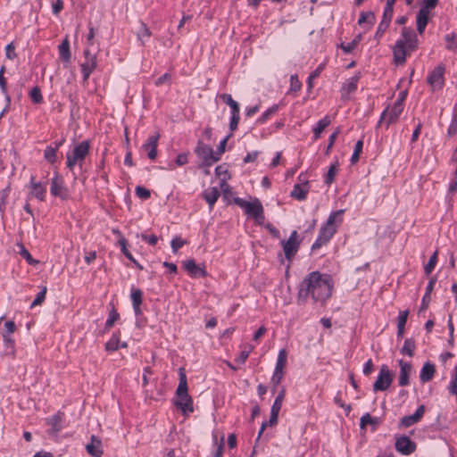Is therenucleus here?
<instances>
[{
    "label": "nucleus",
    "mask_w": 457,
    "mask_h": 457,
    "mask_svg": "<svg viewBox=\"0 0 457 457\" xmlns=\"http://www.w3.org/2000/svg\"><path fill=\"white\" fill-rule=\"evenodd\" d=\"M362 147H363V141L358 140L355 144L353 154L351 157L352 164H354L358 162V160L360 158V154L362 152Z\"/></svg>",
    "instance_id": "nucleus-43"
},
{
    "label": "nucleus",
    "mask_w": 457,
    "mask_h": 457,
    "mask_svg": "<svg viewBox=\"0 0 457 457\" xmlns=\"http://www.w3.org/2000/svg\"><path fill=\"white\" fill-rule=\"evenodd\" d=\"M395 448L399 453L408 455L415 451L416 445L408 436H403L396 439Z\"/></svg>",
    "instance_id": "nucleus-15"
},
{
    "label": "nucleus",
    "mask_w": 457,
    "mask_h": 457,
    "mask_svg": "<svg viewBox=\"0 0 457 457\" xmlns=\"http://www.w3.org/2000/svg\"><path fill=\"white\" fill-rule=\"evenodd\" d=\"M399 365H400L399 385L401 386H404L409 384V376L411 371V365L403 361H400Z\"/></svg>",
    "instance_id": "nucleus-23"
},
{
    "label": "nucleus",
    "mask_w": 457,
    "mask_h": 457,
    "mask_svg": "<svg viewBox=\"0 0 457 457\" xmlns=\"http://www.w3.org/2000/svg\"><path fill=\"white\" fill-rule=\"evenodd\" d=\"M340 47L345 54H350L353 49H355L356 46L354 45V42L351 41L346 44L341 43Z\"/></svg>",
    "instance_id": "nucleus-63"
},
{
    "label": "nucleus",
    "mask_w": 457,
    "mask_h": 457,
    "mask_svg": "<svg viewBox=\"0 0 457 457\" xmlns=\"http://www.w3.org/2000/svg\"><path fill=\"white\" fill-rule=\"evenodd\" d=\"M298 237L299 235L297 231L294 230L291 232L287 240H283L281 242L285 257L288 261H292L294 259L300 248L301 240H299Z\"/></svg>",
    "instance_id": "nucleus-6"
},
{
    "label": "nucleus",
    "mask_w": 457,
    "mask_h": 457,
    "mask_svg": "<svg viewBox=\"0 0 457 457\" xmlns=\"http://www.w3.org/2000/svg\"><path fill=\"white\" fill-rule=\"evenodd\" d=\"M403 110V105L395 102L390 109H386L383 112L379 123H381L382 120L386 119H387V124L395 121L402 113Z\"/></svg>",
    "instance_id": "nucleus-16"
},
{
    "label": "nucleus",
    "mask_w": 457,
    "mask_h": 457,
    "mask_svg": "<svg viewBox=\"0 0 457 457\" xmlns=\"http://www.w3.org/2000/svg\"><path fill=\"white\" fill-rule=\"evenodd\" d=\"M141 237H142V239L145 242L148 243L151 245H155L157 244V241H158V237L155 235L148 236V235H145V234H142Z\"/></svg>",
    "instance_id": "nucleus-61"
},
{
    "label": "nucleus",
    "mask_w": 457,
    "mask_h": 457,
    "mask_svg": "<svg viewBox=\"0 0 457 457\" xmlns=\"http://www.w3.org/2000/svg\"><path fill=\"white\" fill-rule=\"evenodd\" d=\"M435 372H436V369H435L434 364H432L430 362H426L420 370V380L423 383L428 382L434 377Z\"/></svg>",
    "instance_id": "nucleus-28"
},
{
    "label": "nucleus",
    "mask_w": 457,
    "mask_h": 457,
    "mask_svg": "<svg viewBox=\"0 0 457 457\" xmlns=\"http://www.w3.org/2000/svg\"><path fill=\"white\" fill-rule=\"evenodd\" d=\"M50 192L52 195L58 196L62 200H66L69 197L68 188L64 185L62 177L58 172H55L51 179Z\"/></svg>",
    "instance_id": "nucleus-10"
},
{
    "label": "nucleus",
    "mask_w": 457,
    "mask_h": 457,
    "mask_svg": "<svg viewBox=\"0 0 457 457\" xmlns=\"http://www.w3.org/2000/svg\"><path fill=\"white\" fill-rule=\"evenodd\" d=\"M338 162L336 161L334 163H332L329 168H328V173L325 177V179H324V182L325 184L327 185H330L332 184V182L334 181L335 179V177L338 171Z\"/></svg>",
    "instance_id": "nucleus-37"
},
{
    "label": "nucleus",
    "mask_w": 457,
    "mask_h": 457,
    "mask_svg": "<svg viewBox=\"0 0 457 457\" xmlns=\"http://www.w3.org/2000/svg\"><path fill=\"white\" fill-rule=\"evenodd\" d=\"M127 243H128V242H127L126 238H125V237H120V238L119 239V245H120V250H121L122 253H123V254H124V255H125V256H126L129 261H131V260H133V259H134V257H133V255L131 254V253L128 250V248H127Z\"/></svg>",
    "instance_id": "nucleus-51"
},
{
    "label": "nucleus",
    "mask_w": 457,
    "mask_h": 457,
    "mask_svg": "<svg viewBox=\"0 0 457 457\" xmlns=\"http://www.w3.org/2000/svg\"><path fill=\"white\" fill-rule=\"evenodd\" d=\"M457 132V115L453 119V121L448 129L449 135H454Z\"/></svg>",
    "instance_id": "nucleus-64"
},
{
    "label": "nucleus",
    "mask_w": 457,
    "mask_h": 457,
    "mask_svg": "<svg viewBox=\"0 0 457 457\" xmlns=\"http://www.w3.org/2000/svg\"><path fill=\"white\" fill-rule=\"evenodd\" d=\"M340 130L339 129H337L335 132H333L330 136H329V138H328V144L327 145V148H326V151H325V154H328L331 148L333 147L334 145V143L339 134Z\"/></svg>",
    "instance_id": "nucleus-56"
},
{
    "label": "nucleus",
    "mask_w": 457,
    "mask_h": 457,
    "mask_svg": "<svg viewBox=\"0 0 457 457\" xmlns=\"http://www.w3.org/2000/svg\"><path fill=\"white\" fill-rule=\"evenodd\" d=\"M195 154L202 160L201 163L198 164L199 169L211 167L213 163L220 161V157L215 155L213 149L201 140L197 142Z\"/></svg>",
    "instance_id": "nucleus-4"
},
{
    "label": "nucleus",
    "mask_w": 457,
    "mask_h": 457,
    "mask_svg": "<svg viewBox=\"0 0 457 457\" xmlns=\"http://www.w3.org/2000/svg\"><path fill=\"white\" fill-rule=\"evenodd\" d=\"M62 416L63 413L58 411L49 419H47V424L51 426L52 430L55 433L60 432L62 428Z\"/></svg>",
    "instance_id": "nucleus-29"
},
{
    "label": "nucleus",
    "mask_w": 457,
    "mask_h": 457,
    "mask_svg": "<svg viewBox=\"0 0 457 457\" xmlns=\"http://www.w3.org/2000/svg\"><path fill=\"white\" fill-rule=\"evenodd\" d=\"M89 142L87 140H84L73 148L71 154L72 155V158L76 159L79 162V165H81V162L89 153Z\"/></svg>",
    "instance_id": "nucleus-17"
},
{
    "label": "nucleus",
    "mask_w": 457,
    "mask_h": 457,
    "mask_svg": "<svg viewBox=\"0 0 457 457\" xmlns=\"http://www.w3.org/2000/svg\"><path fill=\"white\" fill-rule=\"evenodd\" d=\"M344 212V210H337L336 212H332L328 215V220L324 225L328 227L336 228V229H337V228L341 225L343 221L342 215Z\"/></svg>",
    "instance_id": "nucleus-26"
},
{
    "label": "nucleus",
    "mask_w": 457,
    "mask_h": 457,
    "mask_svg": "<svg viewBox=\"0 0 457 457\" xmlns=\"http://www.w3.org/2000/svg\"><path fill=\"white\" fill-rule=\"evenodd\" d=\"M220 98L230 107L231 113L240 112L239 104L232 98L231 95L224 93L220 96Z\"/></svg>",
    "instance_id": "nucleus-33"
},
{
    "label": "nucleus",
    "mask_w": 457,
    "mask_h": 457,
    "mask_svg": "<svg viewBox=\"0 0 457 457\" xmlns=\"http://www.w3.org/2000/svg\"><path fill=\"white\" fill-rule=\"evenodd\" d=\"M445 67L436 66L428 77V84L432 91H437L443 88L445 85Z\"/></svg>",
    "instance_id": "nucleus-7"
},
{
    "label": "nucleus",
    "mask_w": 457,
    "mask_h": 457,
    "mask_svg": "<svg viewBox=\"0 0 457 457\" xmlns=\"http://www.w3.org/2000/svg\"><path fill=\"white\" fill-rule=\"evenodd\" d=\"M46 290H47L46 287H44L42 288V290L37 293L36 298L34 299V301L32 302V303L30 305V308L39 305L45 301Z\"/></svg>",
    "instance_id": "nucleus-50"
},
{
    "label": "nucleus",
    "mask_w": 457,
    "mask_h": 457,
    "mask_svg": "<svg viewBox=\"0 0 457 457\" xmlns=\"http://www.w3.org/2000/svg\"><path fill=\"white\" fill-rule=\"evenodd\" d=\"M285 394H286V390L284 388H282V390L276 396L270 411L279 412V411L282 407V403H283V400L285 397Z\"/></svg>",
    "instance_id": "nucleus-41"
},
{
    "label": "nucleus",
    "mask_w": 457,
    "mask_h": 457,
    "mask_svg": "<svg viewBox=\"0 0 457 457\" xmlns=\"http://www.w3.org/2000/svg\"><path fill=\"white\" fill-rule=\"evenodd\" d=\"M20 254L27 261L29 264L35 265L38 263V261L32 258L29 252L25 248V246L22 244L20 245Z\"/></svg>",
    "instance_id": "nucleus-45"
},
{
    "label": "nucleus",
    "mask_w": 457,
    "mask_h": 457,
    "mask_svg": "<svg viewBox=\"0 0 457 457\" xmlns=\"http://www.w3.org/2000/svg\"><path fill=\"white\" fill-rule=\"evenodd\" d=\"M53 13L54 15H58L61 11L63 9V1L62 0H56L55 3L52 5Z\"/></svg>",
    "instance_id": "nucleus-62"
},
{
    "label": "nucleus",
    "mask_w": 457,
    "mask_h": 457,
    "mask_svg": "<svg viewBox=\"0 0 457 457\" xmlns=\"http://www.w3.org/2000/svg\"><path fill=\"white\" fill-rule=\"evenodd\" d=\"M183 268L191 278H205L207 272L204 266H199L194 259L183 262Z\"/></svg>",
    "instance_id": "nucleus-13"
},
{
    "label": "nucleus",
    "mask_w": 457,
    "mask_h": 457,
    "mask_svg": "<svg viewBox=\"0 0 457 457\" xmlns=\"http://www.w3.org/2000/svg\"><path fill=\"white\" fill-rule=\"evenodd\" d=\"M4 341L7 349H11L12 352L14 351V340L8 334H3Z\"/></svg>",
    "instance_id": "nucleus-59"
},
{
    "label": "nucleus",
    "mask_w": 457,
    "mask_h": 457,
    "mask_svg": "<svg viewBox=\"0 0 457 457\" xmlns=\"http://www.w3.org/2000/svg\"><path fill=\"white\" fill-rule=\"evenodd\" d=\"M202 195L203 198L208 203L210 210H212L218 198L220 197V193L217 187H213L204 190Z\"/></svg>",
    "instance_id": "nucleus-24"
},
{
    "label": "nucleus",
    "mask_w": 457,
    "mask_h": 457,
    "mask_svg": "<svg viewBox=\"0 0 457 457\" xmlns=\"http://www.w3.org/2000/svg\"><path fill=\"white\" fill-rule=\"evenodd\" d=\"M188 162V153H182L177 155L175 163L177 166H183Z\"/></svg>",
    "instance_id": "nucleus-58"
},
{
    "label": "nucleus",
    "mask_w": 457,
    "mask_h": 457,
    "mask_svg": "<svg viewBox=\"0 0 457 457\" xmlns=\"http://www.w3.org/2000/svg\"><path fill=\"white\" fill-rule=\"evenodd\" d=\"M86 450L93 457H102L104 452L101 440L95 435H92L90 443L86 445Z\"/></svg>",
    "instance_id": "nucleus-18"
},
{
    "label": "nucleus",
    "mask_w": 457,
    "mask_h": 457,
    "mask_svg": "<svg viewBox=\"0 0 457 457\" xmlns=\"http://www.w3.org/2000/svg\"><path fill=\"white\" fill-rule=\"evenodd\" d=\"M287 355L286 350H280L278 355L276 367L271 378V383L274 387H276L281 382L284 377V368L287 364Z\"/></svg>",
    "instance_id": "nucleus-9"
},
{
    "label": "nucleus",
    "mask_w": 457,
    "mask_h": 457,
    "mask_svg": "<svg viewBox=\"0 0 457 457\" xmlns=\"http://www.w3.org/2000/svg\"><path fill=\"white\" fill-rule=\"evenodd\" d=\"M415 346V341L412 338H408L404 341L403 346L401 349V353L411 357L413 356Z\"/></svg>",
    "instance_id": "nucleus-38"
},
{
    "label": "nucleus",
    "mask_w": 457,
    "mask_h": 457,
    "mask_svg": "<svg viewBox=\"0 0 457 457\" xmlns=\"http://www.w3.org/2000/svg\"><path fill=\"white\" fill-rule=\"evenodd\" d=\"M152 35L150 29L147 28L146 24L144 23V22H141L140 23V29H138V32H137V37L139 38V40H141L142 44L144 45L145 44V41H144V38H148L150 37Z\"/></svg>",
    "instance_id": "nucleus-42"
},
{
    "label": "nucleus",
    "mask_w": 457,
    "mask_h": 457,
    "mask_svg": "<svg viewBox=\"0 0 457 457\" xmlns=\"http://www.w3.org/2000/svg\"><path fill=\"white\" fill-rule=\"evenodd\" d=\"M120 332L116 331L114 332L111 338L106 342L104 348L107 352H114L117 351L120 348Z\"/></svg>",
    "instance_id": "nucleus-31"
},
{
    "label": "nucleus",
    "mask_w": 457,
    "mask_h": 457,
    "mask_svg": "<svg viewBox=\"0 0 457 457\" xmlns=\"http://www.w3.org/2000/svg\"><path fill=\"white\" fill-rule=\"evenodd\" d=\"M231 137V134L228 135L225 138H223L218 147H217V150L216 152L214 153L215 155H218L220 158L221 156V154L225 152V149H226V145H227V142L228 140V138Z\"/></svg>",
    "instance_id": "nucleus-55"
},
{
    "label": "nucleus",
    "mask_w": 457,
    "mask_h": 457,
    "mask_svg": "<svg viewBox=\"0 0 457 457\" xmlns=\"http://www.w3.org/2000/svg\"><path fill=\"white\" fill-rule=\"evenodd\" d=\"M435 283H436V278H432L427 286L426 293L422 298L420 312L425 311L428 307L429 303H430V294L434 288Z\"/></svg>",
    "instance_id": "nucleus-30"
},
{
    "label": "nucleus",
    "mask_w": 457,
    "mask_h": 457,
    "mask_svg": "<svg viewBox=\"0 0 457 457\" xmlns=\"http://www.w3.org/2000/svg\"><path fill=\"white\" fill-rule=\"evenodd\" d=\"M302 87V83L296 74L291 75L290 77V88L289 92H298Z\"/></svg>",
    "instance_id": "nucleus-47"
},
{
    "label": "nucleus",
    "mask_w": 457,
    "mask_h": 457,
    "mask_svg": "<svg viewBox=\"0 0 457 457\" xmlns=\"http://www.w3.org/2000/svg\"><path fill=\"white\" fill-rule=\"evenodd\" d=\"M334 281L331 275L318 270L310 272L299 284L297 302L304 304L309 298L321 306L331 297Z\"/></svg>",
    "instance_id": "nucleus-1"
},
{
    "label": "nucleus",
    "mask_w": 457,
    "mask_h": 457,
    "mask_svg": "<svg viewBox=\"0 0 457 457\" xmlns=\"http://www.w3.org/2000/svg\"><path fill=\"white\" fill-rule=\"evenodd\" d=\"M159 138L160 134L155 132L154 135L149 136L145 143H144L142 145V147L147 151V156L151 160H154L157 156V145Z\"/></svg>",
    "instance_id": "nucleus-14"
},
{
    "label": "nucleus",
    "mask_w": 457,
    "mask_h": 457,
    "mask_svg": "<svg viewBox=\"0 0 457 457\" xmlns=\"http://www.w3.org/2000/svg\"><path fill=\"white\" fill-rule=\"evenodd\" d=\"M308 192L309 184L308 181H305L303 185L295 184L293 187V190L290 193V195L295 199L303 201L306 199Z\"/></svg>",
    "instance_id": "nucleus-21"
},
{
    "label": "nucleus",
    "mask_w": 457,
    "mask_h": 457,
    "mask_svg": "<svg viewBox=\"0 0 457 457\" xmlns=\"http://www.w3.org/2000/svg\"><path fill=\"white\" fill-rule=\"evenodd\" d=\"M240 120V112L231 113L229 129L234 131L237 129V125Z\"/></svg>",
    "instance_id": "nucleus-57"
},
{
    "label": "nucleus",
    "mask_w": 457,
    "mask_h": 457,
    "mask_svg": "<svg viewBox=\"0 0 457 457\" xmlns=\"http://www.w3.org/2000/svg\"><path fill=\"white\" fill-rule=\"evenodd\" d=\"M179 383L178 388L176 390L177 396H187L188 389H187V379L185 373L184 368H179Z\"/></svg>",
    "instance_id": "nucleus-25"
},
{
    "label": "nucleus",
    "mask_w": 457,
    "mask_h": 457,
    "mask_svg": "<svg viewBox=\"0 0 457 457\" xmlns=\"http://www.w3.org/2000/svg\"><path fill=\"white\" fill-rule=\"evenodd\" d=\"M438 4V0H424L422 8L419 11L416 23L417 30L422 34L430 18V10L434 9Z\"/></svg>",
    "instance_id": "nucleus-5"
},
{
    "label": "nucleus",
    "mask_w": 457,
    "mask_h": 457,
    "mask_svg": "<svg viewBox=\"0 0 457 457\" xmlns=\"http://www.w3.org/2000/svg\"><path fill=\"white\" fill-rule=\"evenodd\" d=\"M424 411H425V407L423 405H420L417 409V411H415L414 414L402 418V420L400 421L401 426H403L404 428H408V427L417 423L423 416Z\"/></svg>",
    "instance_id": "nucleus-20"
},
{
    "label": "nucleus",
    "mask_w": 457,
    "mask_h": 457,
    "mask_svg": "<svg viewBox=\"0 0 457 457\" xmlns=\"http://www.w3.org/2000/svg\"><path fill=\"white\" fill-rule=\"evenodd\" d=\"M359 81V76L354 75L345 84L344 88L347 91V93H352L357 88V83Z\"/></svg>",
    "instance_id": "nucleus-46"
},
{
    "label": "nucleus",
    "mask_w": 457,
    "mask_h": 457,
    "mask_svg": "<svg viewBox=\"0 0 457 457\" xmlns=\"http://www.w3.org/2000/svg\"><path fill=\"white\" fill-rule=\"evenodd\" d=\"M119 319H120V314L117 312V310L115 309V307L112 305L109 312L108 319L106 320L105 324H104V330L107 331L110 328H112L113 327L114 323L117 320H119Z\"/></svg>",
    "instance_id": "nucleus-34"
},
{
    "label": "nucleus",
    "mask_w": 457,
    "mask_h": 457,
    "mask_svg": "<svg viewBox=\"0 0 457 457\" xmlns=\"http://www.w3.org/2000/svg\"><path fill=\"white\" fill-rule=\"evenodd\" d=\"M437 253H438V252L436 251L430 257L427 265L425 266V273L427 275H429L432 272V270H434V268L436 264V261H437Z\"/></svg>",
    "instance_id": "nucleus-49"
},
{
    "label": "nucleus",
    "mask_w": 457,
    "mask_h": 457,
    "mask_svg": "<svg viewBox=\"0 0 457 457\" xmlns=\"http://www.w3.org/2000/svg\"><path fill=\"white\" fill-rule=\"evenodd\" d=\"M445 41L447 43L446 47L449 50L455 51L457 49V46L455 44V34H448L445 36Z\"/></svg>",
    "instance_id": "nucleus-53"
},
{
    "label": "nucleus",
    "mask_w": 457,
    "mask_h": 457,
    "mask_svg": "<svg viewBox=\"0 0 457 457\" xmlns=\"http://www.w3.org/2000/svg\"><path fill=\"white\" fill-rule=\"evenodd\" d=\"M4 71H5V67L2 66L0 69V87H1L2 93L6 96L7 100L9 101L10 98L7 95V82L4 76Z\"/></svg>",
    "instance_id": "nucleus-48"
},
{
    "label": "nucleus",
    "mask_w": 457,
    "mask_h": 457,
    "mask_svg": "<svg viewBox=\"0 0 457 457\" xmlns=\"http://www.w3.org/2000/svg\"><path fill=\"white\" fill-rule=\"evenodd\" d=\"M278 110V104H274L272 105L271 107H270L269 109H267L262 115L261 117L257 120V123H260V124H262L264 122H266V120L274 113H276Z\"/></svg>",
    "instance_id": "nucleus-40"
},
{
    "label": "nucleus",
    "mask_w": 457,
    "mask_h": 457,
    "mask_svg": "<svg viewBox=\"0 0 457 457\" xmlns=\"http://www.w3.org/2000/svg\"><path fill=\"white\" fill-rule=\"evenodd\" d=\"M29 96L33 103L41 104L43 102V96L41 93V89L38 87H34L30 92Z\"/></svg>",
    "instance_id": "nucleus-44"
},
{
    "label": "nucleus",
    "mask_w": 457,
    "mask_h": 457,
    "mask_svg": "<svg viewBox=\"0 0 457 457\" xmlns=\"http://www.w3.org/2000/svg\"><path fill=\"white\" fill-rule=\"evenodd\" d=\"M130 298L132 306L141 305L143 302V292L139 288H132Z\"/></svg>",
    "instance_id": "nucleus-39"
},
{
    "label": "nucleus",
    "mask_w": 457,
    "mask_h": 457,
    "mask_svg": "<svg viewBox=\"0 0 457 457\" xmlns=\"http://www.w3.org/2000/svg\"><path fill=\"white\" fill-rule=\"evenodd\" d=\"M178 399L175 401V405L178 409L181 410L184 413L187 411L193 412V400L192 397L187 394V396H177Z\"/></svg>",
    "instance_id": "nucleus-22"
},
{
    "label": "nucleus",
    "mask_w": 457,
    "mask_h": 457,
    "mask_svg": "<svg viewBox=\"0 0 457 457\" xmlns=\"http://www.w3.org/2000/svg\"><path fill=\"white\" fill-rule=\"evenodd\" d=\"M187 242L179 237H175L171 242V249L174 253H177L179 248H181Z\"/></svg>",
    "instance_id": "nucleus-52"
},
{
    "label": "nucleus",
    "mask_w": 457,
    "mask_h": 457,
    "mask_svg": "<svg viewBox=\"0 0 457 457\" xmlns=\"http://www.w3.org/2000/svg\"><path fill=\"white\" fill-rule=\"evenodd\" d=\"M336 228L328 227L323 224L320 228L319 235L316 240L312 245V250H317L320 248L322 245H327L329 242V240L333 237V236L336 234Z\"/></svg>",
    "instance_id": "nucleus-11"
},
{
    "label": "nucleus",
    "mask_w": 457,
    "mask_h": 457,
    "mask_svg": "<svg viewBox=\"0 0 457 457\" xmlns=\"http://www.w3.org/2000/svg\"><path fill=\"white\" fill-rule=\"evenodd\" d=\"M370 424L371 425V414L370 413H366L364 414L361 418V422H360V428L361 430H364L365 429V427L367 425Z\"/></svg>",
    "instance_id": "nucleus-60"
},
{
    "label": "nucleus",
    "mask_w": 457,
    "mask_h": 457,
    "mask_svg": "<svg viewBox=\"0 0 457 457\" xmlns=\"http://www.w3.org/2000/svg\"><path fill=\"white\" fill-rule=\"evenodd\" d=\"M44 158L51 164L55 163L57 160V150H55L52 145H47L44 150Z\"/></svg>",
    "instance_id": "nucleus-36"
},
{
    "label": "nucleus",
    "mask_w": 457,
    "mask_h": 457,
    "mask_svg": "<svg viewBox=\"0 0 457 457\" xmlns=\"http://www.w3.org/2000/svg\"><path fill=\"white\" fill-rule=\"evenodd\" d=\"M85 62L80 64L81 71L83 74V80L87 81L90 76V74L96 68V56L88 49L84 50Z\"/></svg>",
    "instance_id": "nucleus-12"
},
{
    "label": "nucleus",
    "mask_w": 457,
    "mask_h": 457,
    "mask_svg": "<svg viewBox=\"0 0 457 457\" xmlns=\"http://www.w3.org/2000/svg\"><path fill=\"white\" fill-rule=\"evenodd\" d=\"M418 46V39L415 33L404 28L402 31V38L399 39L394 47L395 62L402 64L405 62L406 55L415 50Z\"/></svg>",
    "instance_id": "nucleus-2"
},
{
    "label": "nucleus",
    "mask_w": 457,
    "mask_h": 457,
    "mask_svg": "<svg viewBox=\"0 0 457 457\" xmlns=\"http://www.w3.org/2000/svg\"><path fill=\"white\" fill-rule=\"evenodd\" d=\"M409 312L408 311H403L400 312L398 317V323H397V336L403 337L404 333V326L407 321Z\"/></svg>",
    "instance_id": "nucleus-35"
},
{
    "label": "nucleus",
    "mask_w": 457,
    "mask_h": 457,
    "mask_svg": "<svg viewBox=\"0 0 457 457\" xmlns=\"http://www.w3.org/2000/svg\"><path fill=\"white\" fill-rule=\"evenodd\" d=\"M59 54L60 58L63 62H70L71 54L70 51V43L68 38H65L61 45L59 46Z\"/></svg>",
    "instance_id": "nucleus-32"
},
{
    "label": "nucleus",
    "mask_w": 457,
    "mask_h": 457,
    "mask_svg": "<svg viewBox=\"0 0 457 457\" xmlns=\"http://www.w3.org/2000/svg\"><path fill=\"white\" fill-rule=\"evenodd\" d=\"M331 118L328 115H326L324 118L320 120L316 126L313 128V138L317 140L320 137V134L322 131L330 125Z\"/></svg>",
    "instance_id": "nucleus-27"
},
{
    "label": "nucleus",
    "mask_w": 457,
    "mask_h": 457,
    "mask_svg": "<svg viewBox=\"0 0 457 457\" xmlns=\"http://www.w3.org/2000/svg\"><path fill=\"white\" fill-rule=\"evenodd\" d=\"M234 203L242 208L247 216L253 218L257 223L263 222L265 219L263 206L258 198L249 202L240 197H235Z\"/></svg>",
    "instance_id": "nucleus-3"
},
{
    "label": "nucleus",
    "mask_w": 457,
    "mask_h": 457,
    "mask_svg": "<svg viewBox=\"0 0 457 457\" xmlns=\"http://www.w3.org/2000/svg\"><path fill=\"white\" fill-rule=\"evenodd\" d=\"M136 195L139 197V198H142V199H147L150 197L151 195V193H150V190H148L147 188L144 187H141V186H137L136 187Z\"/></svg>",
    "instance_id": "nucleus-54"
},
{
    "label": "nucleus",
    "mask_w": 457,
    "mask_h": 457,
    "mask_svg": "<svg viewBox=\"0 0 457 457\" xmlns=\"http://www.w3.org/2000/svg\"><path fill=\"white\" fill-rule=\"evenodd\" d=\"M29 187L31 188L30 194L40 201H44L46 198V188L41 182H36L35 177L31 176Z\"/></svg>",
    "instance_id": "nucleus-19"
},
{
    "label": "nucleus",
    "mask_w": 457,
    "mask_h": 457,
    "mask_svg": "<svg viewBox=\"0 0 457 457\" xmlns=\"http://www.w3.org/2000/svg\"><path fill=\"white\" fill-rule=\"evenodd\" d=\"M394 373L391 372L386 366H382L378 376L373 384V389L385 391L393 382Z\"/></svg>",
    "instance_id": "nucleus-8"
}]
</instances>
